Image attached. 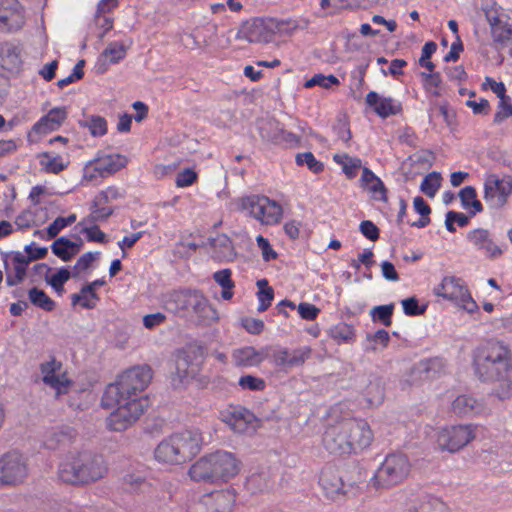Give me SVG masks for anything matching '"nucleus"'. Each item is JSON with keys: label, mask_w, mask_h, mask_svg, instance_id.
<instances>
[{"label": "nucleus", "mask_w": 512, "mask_h": 512, "mask_svg": "<svg viewBox=\"0 0 512 512\" xmlns=\"http://www.w3.org/2000/svg\"><path fill=\"white\" fill-rule=\"evenodd\" d=\"M366 103L372 107L375 113L381 118H387L400 113L401 103L394 98L380 96L377 92L371 91L366 95Z\"/></svg>", "instance_id": "25"}, {"label": "nucleus", "mask_w": 512, "mask_h": 512, "mask_svg": "<svg viewBox=\"0 0 512 512\" xmlns=\"http://www.w3.org/2000/svg\"><path fill=\"white\" fill-rule=\"evenodd\" d=\"M26 22V12L19 0H0V30H20Z\"/></svg>", "instance_id": "19"}, {"label": "nucleus", "mask_w": 512, "mask_h": 512, "mask_svg": "<svg viewBox=\"0 0 512 512\" xmlns=\"http://www.w3.org/2000/svg\"><path fill=\"white\" fill-rule=\"evenodd\" d=\"M51 249L57 257L67 261L79 252L80 246L65 237H60L53 242Z\"/></svg>", "instance_id": "36"}, {"label": "nucleus", "mask_w": 512, "mask_h": 512, "mask_svg": "<svg viewBox=\"0 0 512 512\" xmlns=\"http://www.w3.org/2000/svg\"><path fill=\"white\" fill-rule=\"evenodd\" d=\"M197 179V174L194 170L187 168L180 171L176 176V186L179 188H184L191 186L195 180Z\"/></svg>", "instance_id": "63"}, {"label": "nucleus", "mask_w": 512, "mask_h": 512, "mask_svg": "<svg viewBox=\"0 0 512 512\" xmlns=\"http://www.w3.org/2000/svg\"><path fill=\"white\" fill-rule=\"evenodd\" d=\"M198 372V364L191 360L186 351H180L175 358V376L173 383L180 385L190 378H193Z\"/></svg>", "instance_id": "27"}, {"label": "nucleus", "mask_w": 512, "mask_h": 512, "mask_svg": "<svg viewBox=\"0 0 512 512\" xmlns=\"http://www.w3.org/2000/svg\"><path fill=\"white\" fill-rule=\"evenodd\" d=\"M335 431L336 432H330L327 440L333 448L336 446L333 442L334 440L331 437L337 435L336 433L340 432H347L349 442L351 444V451L369 446L373 439V433L370 429V426L365 420L361 419L342 420V426Z\"/></svg>", "instance_id": "13"}, {"label": "nucleus", "mask_w": 512, "mask_h": 512, "mask_svg": "<svg viewBox=\"0 0 512 512\" xmlns=\"http://www.w3.org/2000/svg\"><path fill=\"white\" fill-rule=\"evenodd\" d=\"M202 442L201 432L196 428L175 432L157 445L155 459L167 464H182L199 453Z\"/></svg>", "instance_id": "2"}, {"label": "nucleus", "mask_w": 512, "mask_h": 512, "mask_svg": "<svg viewBox=\"0 0 512 512\" xmlns=\"http://www.w3.org/2000/svg\"><path fill=\"white\" fill-rule=\"evenodd\" d=\"M327 334L338 345L353 343L356 338L354 327L344 322L331 326L328 329Z\"/></svg>", "instance_id": "33"}, {"label": "nucleus", "mask_w": 512, "mask_h": 512, "mask_svg": "<svg viewBox=\"0 0 512 512\" xmlns=\"http://www.w3.org/2000/svg\"><path fill=\"white\" fill-rule=\"evenodd\" d=\"M512 116V103L509 96L499 99L497 111L494 115V122L501 123L505 119Z\"/></svg>", "instance_id": "59"}, {"label": "nucleus", "mask_w": 512, "mask_h": 512, "mask_svg": "<svg viewBox=\"0 0 512 512\" xmlns=\"http://www.w3.org/2000/svg\"><path fill=\"white\" fill-rule=\"evenodd\" d=\"M240 208L264 225L278 224L283 217L282 206L264 195H250L241 198Z\"/></svg>", "instance_id": "5"}, {"label": "nucleus", "mask_w": 512, "mask_h": 512, "mask_svg": "<svg viewBox=\"0 0 512 512\" xmlns=\"http://www.w3.org/2000/svg\"><path fill=\"white\" fill-rule=\"evenodd\" d=\"M319 484L327 498L337 500L345 495L346 485L340 475V472L331 467H326L321 471Z\"/></svg>", "instance_id": "23"}, {"label": "nucleus", "mask_w": 512, "mask_h": 512, "mask_svg": "<svg viewBox=\"0 0 512 512\" xmlns=\"http://www.w3.org/2000/svg\"><path fill=\"white\" fill-rule=\"evenodd\" d=\"M236 499L235 489L226 487L201 496L189 505L188 512H233Z\"/></svg>", "instance_id": "10"}, {"label": "nucleus", "mask_w": 512, "mask_h": 512, "mask_svg": "<svg viewBox=\"0 0 512 512\" xmlns=\"http://www.w3.org/2000/svg\"><path fill=\"white\" fill-rule=\"evenodd\" d=\"M296 163L298 165H306L314 173H319L323 170V164L311 152L297 154Z\"/></svg>", "instance_id": "58"}, {"label": "nucleus", "mask_w": 512, "mask_h": 512, "mask_svg": "<svg viewBox=\"0 0 512 512\" xmlns=\"http://www.w3.org/2000/svg\"><path fill=\"white\" fill-rule=\"evenodd\" d=\"M421 77L423 80V87L428 94L434 97L441 95L442 81L438 73L433 71L422 72Z\"/></svg>", "instance_id": "47"}, {"label": "nucleus", "mask_w": 512, "mask_h": 512, "mask_svg": "<svg viewBox=\"0 0 512 512\" xmlns=\"http://www.w3.org/2000/svg\"><path fill=\"white\" fill-rule=\"evenodd\" d=\"M361 187L376 201H387V190L383 181L369 168L362 169Z\"/></svg>", "instance_id": "26"}, {"label": "nucleus", "mask_w": 512, "mask_h": 512, "mask_svg": "<svg viewBox=\"0 0 512 512\" xmlns=\"http://www.w3.org/2000/svg\"><path fill=\"white\" fill-rule=\"evenodd\" d=\"M55 479L61 484L75 487L82 486L77 448H73L59 455L55 470Z\"/></svg>", "instance_id": "15"}, {"label": "nucleus", "mask_w": 512, "mask_h": 512, "mask_svg": "<svg viewBox=\"0 0 512 512\" xmlns=\"http://www.w3.org/2000/svg\"><path fill=\"white\" fill-rule=\"evenodd\" d=\"M209 455L215 481H227L239 473V462L232 453L227 451H216Z\"/></svg>", "instance_id": "21"}, {"label": "nucleus", "mask_w": 512, "mask_h": 512, "mask_svg": "<svg viewBox=\"0 0 512 512\" xmlns=\"http://www.w3.org/2000/svg\"><path fill=\"white\" fill-rule=\"evenodd\" d=\"M341 426H342V421L329 426L324 433L323 443H324L326 449L329 450L331 453H350V452H352L351 444L349 442V437H348L347 432L336 433L337 435H334L333 437H331L334 440L333 442L335 443V446H336L335 448H333L327 441L328 435L330 434V432H332V431L336 432L335 430H338Z\"/></svg>", "instance_id": "29"}, {"label": "nucleus", "mask_w": 512, "mask_h": 512, "mask_svg": "<svg viewBox=\"0 0 512 512\" xmlns=\"http://www.w3.org/2000/svg\"><path fill=\"white\" fill-rule=\"evenodd\" d=\"M77 437V432L71 427H61L46 436L44 445L49 450H56L59 447L72 443Z\"/></svg>", "instance_id": "30"}, {"label": "nucleus", "mask_w": 512, "mask_h": 512, "mask_svg": "<svg viewBox=\"0 0 512 512\" xmlns=\"http://www.w3.org/2000/svg\"><path fill=\"white\" fill-rule=\"evenodd\" d=\"M436 296L451 301L458 307L474 313L478 310L476 301L472 298L465 283L457 277L446 276L433 289Z\"/></svg>", "instance_id": "6"}, {"label": "nucleus", "mask_w": 512, "mask_h": 512, "mask_svg": "<svg viewBox=\"0 0 512 512\" xmlns=\"http://www.w3.org/2000/svg\"><path fill=\"white\" fill-rule=\"evenodd\" d=\"M189 310L198 314L200 317H208V312L211 311V307L208 304L207 299L197 291H189L188 298Z\"/></svg>", "instance_id": "44"}, {"label": "nucleus", "mask_w": 512, "mask_h": 512, "mask_svg": "<svg viewBox=\"0 0 512 512\" xmlns=\"http://www.w3.org/2000/svg\"><path fill=\"white\" fill-rule=\"evenodd\" d=\"M70 271L66 268H60L49 276H46L47 283L58 293L64 291V284L70 279Z\"/></svg>", "instance_id": "54"}, {"label": "nucleus", "mask_w": 512, "mask_h": 512, "mask_svg": "<svg viewBox=\"0 0 512 512\" xmlns=\"http://www.w3.org/2000/svg\"><path fill=\"white\" fill-rule=\"evenodd\" d=\"M29 474L27 459L19 452L12 451L0 456V485L22 484Z\"/></svg>", "instance_id": "11"}, {"label": "nucleus", "mask_w": 512, "mask_h": 512, "mask_svg": "<svg viewBox=\"0 0 512 512\" xmlns=\"http://www.w3.org/2000/svg\"><path fill=\"white\" fill-rule=\"evenodd\" d=\"M477 430L478 426L473 424L443 427L437 431L436 444L441 451L456 453L476 438Z\"/></svg>", "instance_id": "7"}, {"label": "nucleus", "mask_w": 512, "mask_h": 512, "mask_svg": "<svg viewBox=\"0 0 512 512\" xmlns=\"http://www.w3.org/2000/svg\"><path fill=\"white\" fill-rule=\"evenodd\" d=\"M43 382L53 388L57 395L67 393L71 382L63 371L62 363L50 359L40 367Z\"/></svg>", "instance_id": "20"}, {"label": "nucleus", "mask_w": 512, "mask_h": 512, "mask_svg": "<svg viewBox=\"0 0 512 512\" xmlns=\"http://www.w3.org/2000/svg\"><path fill=\"white\" fill-rule=\"evenodd\" d=\"M0 64L8 71H18L22 64L19 47L10 43L2 45L0 48Z\"/></svg>", "instance_id": "32"}, {"label": "nucleus", "mask_w": 512, "mask_h": 512, "mask_svg": "<svg viewBox=\"0 0 512 512\" xmlns=\"http://www.w3.org/2000/svg\"><path fill=\"white\" fill-rule=\"evenodd\" d=\"M28 264L29 262L25 256L17 255L14 257L13 274L8 273L6 278V282L9 286L17 285L24 279Z\"/></svg>", "instance_id": "40"}, {"label": "nucleus", "mask_w": 512, "mask_h": 512, "mask_svg": "<svg viewBox=\"0 0 512 512\" xmlns=\"http://www.w3.org/2000/svg\"><path fill=\"white\" fill-rule=\"evenodd\" d=\"M436 49L437 45L432 41L425 43L424 46L422 47L419 64L421 67L426 68L430 72L434 70V64L430 61V58L432 54L436 51Z\"/></svg>", "instance_id": "60"}, {"label": "nucleus", "mask_w": 512, "mask_h": 512, "mask_svg": "<svg viewBox=\"0 0 512 512\" xmlns=\"http://www.w3.org/2000/svg\"><path fill=\"white\" fill-rule=\"evenodd\" d=\"M152 379L148 366H136L123 372L115 383L107 386L102 406L114 411L107 419L108 426L122 431L132 425L148 407V399L138 396Z\"/></svg>", "instance_id": "1"}, {"label": "nucleus", "mask_w": 512, "mask_h": 512, "mask_svg": "<svg viewBox=\"0 0 512 512\" xmlns=\"http://www.w3.org/2000/svg\"><path fill=\"white\" fill-rule=\"evenodd\" d=\"M264 359V355L253 347H243L233 352L235 364L240 366H256Z\"/></svg>", "instance_id": "35"}, {"label": "nucleus", "mask_w": 512, "mask_h": 512, "mask_svg": "<svg viewBox=\"0 0 512 512\" xmlns=\"http://www.w3.org/2000/svg\"><path fill=\"white\" fill-rule=\"evenodd\" d=\"M451 409L458 416H476L485 411V406L473 396L462 394L453 400Z\"/></svg>", "instance_id": "28"}, {"label": "nucleus", "mask_w": 512, "mask_h": 512, "mask_svg": "<svg viewBox=\"0 0 512 512\" xmlns=\"http://www.w3.org/2000/svg\"><path fill=\"white\" fill-rule=\"evenodd\" d=\"M339 84V79L334 75L315 74L304 83V87L312 88L314 86H320L321 88L329 89L330 87L338 86Z\"/></svg>", "instance_id": "55"}, {"label": "nucleus", "mask_w": 512, "mask_h": 512, "mask_svg": "<svg viewBox=\"0 0 512 512\" xmlns=\"http://www.w3.org/2000/svg\"><path fill=\"white\" fill-rule=\"evenodd\" d=\"M490 35L496 47H504L512 40V11L491 5L484 9Z\"/></svg>", "instance_id": "8"}, {"label": "nucleus", "mask_w": 512, "mask_h": 512, "mask_svg": "<svg viewBox=\"0 0 512 512\" xmlns=\"http://www.w3.org/2000/svg\"><path fill=\"white\" fill-rule=\"evenodd\" d=\"M123 194L117 187H107L106 189L98 192L91 204V217L93 220H104L108 218L112 213L113 209L109 204L119 198H122Z\"/></svg>", "instance_id": "22"}, {"label": "nucleus", "mask_w": 512, "mask_h": 512, "mask_svg": "<svg viewBox=\"0 0 512 512\" xmlns=\"http://www.w3.org/2000/svg\"><path fill=\"white\" fill-rule=\"evenodd\" d=\"M239 386L245 390L261 391L265 388V382L259 377L245 375L239 378Z\"/></svg>", "instance_id": "61"}, {"label": "nucleus", "mask_w": 512, "mask_h": 512, "mask_svg": "<svg viewBox=\"0 0 512 512\" xmlns=\"http://www.w3.org/2000/svg\"><path fill=\"white\" fill-rule=\"evenodd\" d=\"M71 300L73 305H80L85 309H93L96 307L99 297L95 291L85 285L79 293L71 296Z\"/></svg>", "instance_id": "39"}, {"label": "nucleus", "mask_w": 512, "mask_h": 512, "mask_svg": "<svg viewBox=\"0 0 512 512\" xmlns=\"http://www.w3.org/2000/svg\"><path fill=\"white\" fill-rule=\"evenodd\" d=\"M127 164V158L117 153H99L96 158L89 161L83 168L82 181L97 182L106 178Z\"/></svg>", "instance_id": "9"}, {"label": "nucleus", "mask_w": 512, "mask_h": 512, "mask_svg": "<svg viewBox=\"0 0 512 512\" xmlns=\"http://www.w3.org/2000/svg\"><path fill=\"white\" fill-rule=\"evenodd\" d=\"M367 340L371 343V349L377 350L379 348H385L390 340L389 333L386 330H378L372 335H367Z\"/></svg>", "instance_id": "62"}, {"label": "nucleus", "mask_w": 512, "mask_h": 512, "mask_svg": "<svg viewBox=\"0 0 512 512\" xmlns=\"http://www.w3.org/2000/svg\"><path fill=\"white\" fill-rule=\"evenodd\" d=\"M68 117V109L58 106L50 109L32 126L27 134V141L31 144L38 143L42 137L57 131Z\"/></svg>", "instance_id": "14"}, {"label": "nucleus", "mask_w": 512, "mask_h": 512, "mask_svg": "<svg viewBox=\"0 0 512 512\" xmlns=\"http://www.w3.org/2000/svg\"><path fill=\"white\" fill-rule=\"evenodd\" d=\"M467 240L477 249L482 251L489 258H498L503 250L493 240L489 230L477 228L467 234Z\"/></svg>", "instance_id": "24"}, {"label": "nucleus", "mask_w": 512, "mask_h": 512, "mask_svg": "<svg viewBox=\"0 0 512 512\" xmlns=\"http://www.w3.org/2000/svg\"><path fill=\"white\" fill-rule=\"evenodd\" d=\"M441 181V174L433 171L424 177L420 185V190L426 196L433 198L441 186Z\"/></svg>", "instance_id": "49"}, {"label": "nucleus", "mask_w": 512, "mask_h": 512, "mask_svg": "<svg viewBox=\"0 0 512 512\" xmlns=\"http://www.w3.org/2000/svg\"><path fill=\"white\" fill-rule=\"evenodd\" d=\"M363 396L370 407L380 405L384 400V388L380 381L370 382L365 388Z\"/></svg>", "instance_id": "43"}, {"label": "nucleus", "mask_w": 512, "mask_h": 512, "mask_svg": "<svg viewBox=\"0 0 512 512\" xmlns=\"http://www.w3.org/2000/svg\"><path fill=\"white\" fill-rule=\"evenodd\" d=\"M76 219L75 214L67 217H57L46 229L47 239L55 238L64 228L73 224Z\"/></svg>", "instance_id": "53"}, {"label": "nucleus", "mask_w": 512, "mask_h": 512, "mask_svg": "<svg viewBox=\"0 0 512 512\" xmlns=\"http://www.w3.org/2000/svg\"><path fill=\"white\" fill-rule=\"evenodd\" d=\"M127 52L126 46L121 42H112L103 51L102 59L109 63L115 64L125 58Z\"/></svg>", "instance_id": "45"}, {"label": "nucleus", "mask_w": 512, "mask_h": 512, "mask_svg": "<svg viewBox=\"0 0 512 512\" xmlns=\"http://www.w3.org/2000/svg\"><path fill=\"white\" fill-rule=\"evenodd\" d=\"M82 486L102 479L107 473V466L102 456L87 450L78 449Z\"/></svg>", "instance_id": "17"}, {"label": "nucleus", "mask_w": 512, "mask_h": 512, "mask_svg": "<svg viewBox=\"0 0 512 512\" xmlns=\"http://www.w3.org/2000/svg\"><path fill=\"white\" fill-rule=\"evenodd\" d=\"M31 303L45 311H52L55 308V302L43 291L36 287L28 292Z\"/></svg>", "instance_id": "50"}, {"label": "nucleus", "mask_w": 512, "mask_h": 512, "mask_svg": "<svg viewBox=\"0 0 512 512\" xmlns=\"http://www.w3.org/2000/svg\"><path fill=\"white\" fill-rule=\"evenodd\" d=\"M393 310V304L375 306L371 309L370 316L374 322H381L385 326H390Z\"/></svg>", "instance_id": "52"}, {"label": "nucleus", "mask_w": 512, "mask_h": 512, "mask_svg": "<svg viewBox=\"0 0 512 512\" xmlns=\"http://www.w3.org/2000/svg\"><path fill=\"white\" fill-rule=\"evenodd\" d=\"M409 512H451V510L441 499L434 496H424Z\"/></svg>", "instance_id": "37"}, {"label": "nucleus", "mask_w": 512, "mask_h": 512, "mask_svg": "<svg viewBox=\"0 0 512 512\" xmlns=\"http://www.w3.org/2000/svg\"><path fill=\"white\" fill-rule=\"evenodd\" d=\"M188 298L189 291L173 292L165 301V306L168 310L175 313L182 310H189Z\"/></svg>", "instance_id": "46"}, {"label": "nucleus", "mask_w": 512, "mask_h": 512, "mask_svg": "<svg viewBox=\"0 0 512 512\" xmlns=\"http://www.w3.org/2000/svg\"><path fill=\"white\" fill-rule=\"evenodd\" d=\"M189 476L197 482H216L209 454L198 459L190 467Z\"/></svg>", "instance_id": "31"}, {"label": "nucleus", "mask_w": 512, "mask_h": 512, "mask_svg": "<svg viewBox=\"0 0 512 512\" xmlns=\"http://www.w3.org/2000/svg\"><path fill=\"white\" fill-rule=\"evenodd\" d=\"M84 126L94 137H101L107 133V121L101 116H91L85 121Z\"/></svg>", "instance_id": "57"}, {"label": "nucleus", "mask_w": 512, "mask_h": 512, "mask_svg": "<svg viewBox=\"0 0 512 512\" xmlns=\"http://www.w3.org/2000/svg\"><path fill=\"white\" fill-rule=\"evenodd\" d=\"M276 20L255 18L244 22L237 32V38L249 43H268L273 40Z\"/></svg>", "instance_id": "16"}, {"label": "nucleus", "mask_w": 512, "mask_h": 512, "mask_svg": "<svg viewBox=\"0 0 512 512\" xmlns=\"http://www.w3.org/2000/svg\"><path fill=\"white\" fill-rule=\"evenodd\" d=\"M459 197L464 209L471 210L472 214L482 211V204L477 200L476 190L472 186H466L459 192Z\"/></svg>", "instance_id": "42"}, {"label": "nucleus", "mask_w": 512, "mask_h": 512, "mask_svg": "<svg viewBox=\"0 0 512 512\" xmlns=\"http://www.w3.org/2000/svg\"><path fill=\"white\" fill-rule=\"evenodd\" d=\"M475 371L483 381H491L503 377L510 371L508 350L492 343L480 349L474 359Z\"/></svg>", "instance_id": "3"}, {"label": "nucleus", "mask_w": 512, "mask_h": 512, "mask_svg": "<svg viewBox=\"0 0 512 512\" xmlns=\"http://www.w3.org/2000/svg\"><path fill=\"white\" fill-rule=\"evenodd\" d=\"M231 275L230 269L219 270L213 275L215 282L222 288L221 296L224 300H230L233 297L234 282Z\"/></svg>", "instance_id": "41"}, {"label": "nucleus", "mask_w": 512, "mask_h": 512, "mask_svg": "<svg viewBox=\"0 0 512 512\" xmlns=\"http://www.w3.org/2000/svg\"><path fill=\"white\" fill-rule=\"evenodd\" d=\"M495 382V387L493 388V394L499 398L500 400H505L511 396L512 393V382L509 378V373L503 377L495 378L491 380Z\"/></svg>", "instance_id": "56"}, {"label": "nucleus", "mask_w": 512, "mask_h": 512, "mask_svg": "<svg viewBox=\"0 0 512 512\" xmlns=\"http://www.w3.org/2000/svg\"><path fill=\"white\" fill-rule=\"evenodd\" d=\"M512 194V176L487 174L484 178V200L490 207L500 209Z\"/></svg>", "instance_id": "12"}, {"label": "nucleus", "mask_w": 512, "mask_h": 512, "mask_svg": "<svg viewBox=\"0 0 512 512\" xmlns=\"http://www.w3.org/2000/svg\"><path fill=\"white\" fill-rule=\"evenodd\" d=\"M335 163L341 166L343 173L347 178L352 179L357 175L358 170L362 166L361 159L352 157L346 153H337L333 156Z\"/></svg>", "instance_id": "38"}, {"label": "nucleus", "mask_w": 512, "mask_h": 512, "mask_svg": "<svg viewBox=\"0 0 512 512\" xmlns=\"http://www.w3.org/2000/svg\"><path fill=\"white\" fill-rule=\"evenodd\" d=\"M411 463L406 455L393 453L386 456L381 463L371 484L375 488H390L402 483L409 476Z\"/></svg>", "instance_id": "4"}, {"label": "nucleus", "mask_w": 512, "mask_h": 512, "mask_svg": "<svg viewBox=\"0 0 512 512\" xmlns=\"http://www.w3.org/2000/svg\"><path fill=\"white\" fill-rule=\"evenodd\" d=\"M89 220H84L78 223L77 227L80 233L84 234L88 241L103 243L106 240V235L96 225H89Z\"/></svg>", "instance_id": "51"}, {"label": "nucleus", "mask_w": 512, "mask_h": 512, "mask_svg": "<svg viewBox=\"0 0 512 512\" xmlns=\"http://www.w3.org/2000/svg\"><path fill=\"white\" fill-rule=\"evenodd\" d=\"M259 291L257 293L258 298V311L263 312L269 308L274 298V291L268 285L267 280L261 279L257 281Z\"/></svg>", "instance_id": "48"}, {"label": "nucleus", "mask_w": 512, "mask_h": 512, "mask_svg": "<svg viewBox=\"0 0 512 512\" xmlns=\"http://www.w3.org/2000/svg\"><path fill=\"white\" fill-rule=\"evenodd\" d=\"M39 164L48 173L57 174L68 166V160L58 154L43 152L39 156Z\"/></svg>", "instance_id": "34"}, {"label": "nucleus", "mask_w": 512, "mask_h": 512, "mask_svg": "<svg viewBox=\"0 0 512 512\" xmlns=\"http://www.w3.org/2000/svg\"><path fill=\"white\" fill-rule=\"evenodd\" d=\"M297 310L301 318L305 320H315L320 313L319 308L308 302L300 303Z\"/></svg>", "instance_id": "64"}, {"label": "nucleus", "mask_w": 512, "mask_h": 512, "mask_svg": "<svg viewBox=\"0 0 512 512\" xmlns=\"http://www.w3.org/2000/svg\"><path fill=\"white\" fill-rule=\"evenodd\" d=\"M221 419L236 433L250 434L258 427L255 415L241 406L227 407L221 412Z\"/></svg>", "instance_id": "18"}]
</instances>
